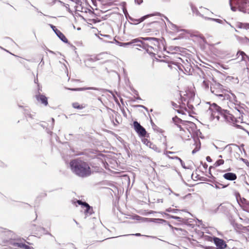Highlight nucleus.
Returning <instances> with one entry per match:
<instances>
[{
	"label": "nucleus",
	"instance_id": "f257e3e1",
	"mask_svg": "<svg viewBox=\"0 0 249 249\" xmlns=\"http://www.w3.org/2000/svg\"><path fill=\"white\" fill-rule=\"evenodd\" d=\"M207 104L209 105L207 113L210 115V120L211 121L216 119L217 122H226L234 124L236 119L233 115L230 113L229 111L222 109L215 103L210 104V103H207Z\"/></svg>",
	"mask_w": 249,
	"mask_h": 249
},
{
	"label": "nucleus",
	"instance_id": "f03ea898",
	"mask_svg": "<svg viewBox=\"0 0 249 249\" xmlns=\"http://www.w3.org/2000/svg\"><path fill=\"white\" fill-rule=\"evenodd\" d=\"M139 42L136 45L145 50L149 53H154L159 49L160 45L159 39L155 37H141Z\"/></svg>",
	"mask_w": 249,
	"mask_h": 249
},
{
	"label": "nucleus",
	"instance_id": "7ed1b4c3",
	"mask_svg": "<svg viewBox=\"0 0 249 249\" xmlns=\"http://www.w3.org/2000/svg\"><path fill=\"white\" fill-rule=\"evenodd\" d=\"M230 4L232 11L238 9L241 12L249 14V0H230Z\"/></svg>",
	"mask_w": 249,
	"mask_h": 249
},
{
	"label": "nucleus",
	"instance_id": "20e7f679",
	"mask_svg": "<svg viewBox=\"0 0 249 249\" xmlns=\"http://www.w3.org/2000/svg\"><path fill=\"white\" fill-rule=\"evenodd\" d=\"M71 170L74 171H89L90 167L87 162L82 160L80 158L71 160L70 162Z\"/></svg>",
	"mask_w": 249,
	"mask_h": 249
},
{
	"label": "nucleus",
	"instance_id": "39448f33",
	"mask_svg": "<svg viewBox=\"0 0 249 249\" xmlns=\"http://www.w3.org/2000/svg\"><path fill=\"white\" fill-rule=\"evenodd\" d=\"M204 172H199L200 174H198L197 172H186L184 177L187 181H190L191 180L194 181H208L209 178H210L212 176L211 172H207L208 175L204 176Z\"/></svg>",
	"mask_w": 249,
	"mask_h": 249
},
{
	"label": "nucleus",
	"instance_id": "423d86ee",
	"mask_svg": "<svg viewBox=\"0 0 249 249\" xmlns=\"http://www.w3.org/2000/svg\"><path fill=\"white\" fill-rule=\"evenodd\" d=\"M210 89L212 93L218 97L219 99L222 101L229 100L230 98V95L225 93L223 91L222 86L218 83H213L211 86Z\"/></svg>",
	"mask_w": 249,
	"mask_h": 249
},
{
	"label": "nucleus",
	"instance_id": "0eeeda50",
	"mask_svg": "<svg viewBox=\"0 0 249 249\" xmlns=\"http://www.w3.org/2000/svg\"><path fill=\"white\" fill-rule=\"evenodd\" d=\"M195 96V94L192 92L187 93L186 95V97L180 96V100L182 105L184 106L186 105L185 102H186V105L187 107L190 109L193 108V106L191 104L192 101L194 100L193 97Z\"/></svg>",
	"mask_w": 249,
	"mask_h": 249
},
{
	"label": "nucleus",
	"instance_id": "6e6552de",
	"mask_svg": "<svg viewBox=\"0 0 249 249\" xmlns=\"http://www.w3.org/2000/svg\"><path fill=\"white\" fill-rule=\"evenodd\" d=\"M133 126L136 132L141 137H145L146 134L145 129L139 123L135 121L133 122Z\"/></svg>",
	"mask_w": 249,
	"mask_h": 249
},
{
	"label": "nucleus",
	"instance_id": "1a4fd4ad",
	"mask_svg": "<svg viewBox=\"0 0 249 249\" xmlns=\"http://www.w3.org/2000/svg\"><path fill=\"white\" fill-rule=\"evenodd\" d=\"M76 202L79 205H81L82 208H85L84 213L86 215H90L94 213L92 207L90 206L87 202H82L80 200H77Z\"/></svg>",
	"mask_w": 249,
	"mask_h": 249
},
{
	"label": "nucleus",
	"instance_id": "9d476101",
	"mask_svg": "<svg viewBox=\"0 0 249 249\" xmlns=\"http://www.w3.org/2000/svg\"><path fill=\"white\" fill-rule=\"evenodd\" d=\"M160 15V14L159 13H157L156 14L147 15L143 16L141 18H139V19H134L131 17H129V19L130 20L134 22V24H139V23L142 22L144 20V19H145L146 18H147L149 17L155 16V15Z\"/></svg>",
	"mask_w": 249,
	"mask_h": 249
},
{
	"label": "nucleus",
	"instance_id": "9b49d317",
	"mask_svg": "<svg viewBox=\"0 0 249 249\" xmlns=\"http://www.w3.org/2000/svg\"><path fill=\"white\" fill-rule=\"evenodd\" d=\"M213 241L216 246L221 249H223L227 246V245L224 241L223 239H220L219 238H214Z\"/></svg>",
	"mask_w": 249,
	"mask_h": 249
},
{
	"label": "nucleus",
	"instance_id": "f8f14e48",
	"mask_svg": "<svg viewBox=\"0 0 249 249\" xmlns=\"http://www.w3.org/2000/svg\"><path fill=\"white\" fill-rule=\"evenodd\" d=\"M36 100L41 102L42 104L45 106H47L48 104L47 98L44 95L39 93L36 95Z\"/></svg>",
	"mask_w": 249,
	"mask_h": 249
},
{
	"label": "nucleus",
	"instance_id": "ddd939ff",
	"mask_svg": "<svg viewBox=\"0 0 249 249\" xmlns=\"http://www.w3.org/2000/svg\"><path fill=\"white\" fill-rule=\"evenodd\" d=\"M139 41H140L139 38H136V39H132L130 42H125V43H123V42H120L118 41L117 43L120 46H123V47H127V46H128L129 45H134V44H135V43H138V42H139Z\"/></svg>",
	"mask_w": 249,
	"mask_h": 249
},
{
	"label": "nucleus",
	"instance_id": "4468645a",
	"mask_svg": "<svg viewBox=\"0 0 249 249\" xmlns=\"http://www.w3.org/2000/svg\"><path fill=\"white\" fill-rule=\"evenodd\" d=\"M142 142L143 143L145 144L146 146H148L149 148H152L155 150H156L157 149V146L151 142L148 139L144 138L142 140Z\"/></svg>",
	"mask_w": 249,
	"mask_h": 249
},
{
	"label": "nucleus",
	"instance_id": "2eb2a0df",
	"mask_svg": "<svg viewBox=\"0 0 249 249\" xmlns=\"http://www.w3.org/2000/svg\"><path fill=\"white\" fill-rule=\"evenodd\" d=\"M205 19L207 20H209L213 21L216 22L218 23L223 24L224 23H226L228 24H229L230 26H231V24L229 23L228 21H227L225 19H220L218 18H208V17H205Z\"/></svg>",
	"mask_w": 249,
	"mask_h": 249
},
{
	"label": "nucleus",
	"instance_id": "dca6fc26",
	"mask_svg": "<svg viewBox=\"0 0 249 249\" xmlns=\"http://www.w3.org/2000/svg\"><path fill=\"white\" fill-rule=\"evenodd\" d=\"M14 245L15 247L20 248L22 249H34L32 247L29 246L23 243H14Z\"/></svg>",
	"mask_w": 249,
	"mask_h": 249
},
{
	"label": "nucleus",
	"instance_id": "f3484780",
	"mask_svg": "<svg viewBox=\"0 0 249 249\" xmlns=\"http://www.w3.org/2000/svg\"><path fill=\"white\" fill-rule=\"evenodd\" d=\"M195 144L196 145V147L192 151V154H194L198 151L200 148L201 143L199 140L198 139H196V140H194Z\"/></svg>",
	"mask_w": 249,
	"mask_h": 249
},
{
	"label": "nucleus",
	"instance_id": "a211bd4d",
	"mask_svg": "<svg viewBox=\"0 0 249 249\" xmlns=\"http://www.w3.org/2000/svg\"><path fill=\"white\" fill-rule=\"evenodd\" d=\"M224 177L228 180H234L236 178V176L235 174L228 172L224 175Z\"/></svg>",
	"mask_w": 249,
	"mask_h": 249
},
{
	"label": "nucleus",
	"instance_id": "6ab92c4d",
	"mask_svg": "<svg viewBox=\"0 0 249 249\" xmlns=\"http://www.w3.org/2000/svg\"><path fill=\"white\" fill-rule=\"evenodd\" d=\"M190 7L191 8L192 11L194 14H195L196 16L201 17L204 18L205 17L202 14H201L197 10V8L195 7L192 3L190 4Z\"/></svg>",
	"mask_w": 249,
	"mask_h": 249
},
{
	"label": "nucleus",
	"instance_id": "aec40b11",
	"mask_svg": "<svg viewBox=\"0 0 249 249\" xmlns=\"http://www.w3.org/2000/svg\"><path fill=\"white\" fill-rule=\"evenodd\" d=\"M55 34L63 42L65 43L68 42V41L67 38L65 37L64 34L62 33H61L59 30H56Z\"/></svg>",
	"mask_w": 249,
	"mask_h": 249
},
{
	"label": "nucleus",
	"instance_id": "412c9836",
	"mask_svg": "<svg viewBox=\"0 0 249 249\" xmlns=\"http://www.w3.org/2000/svg\"><path fill=\"white\" fill-rule=\"evenodd\" d=\"M67 89L72 91H81L86 89H94L97 90L98 89L95 88L89 87V88H68Z\"/></svg>",
	"mask_w": 249,
	"mask_h": 249
},
{
	"label": "nucleus",
	"instance_id": "4be33fe9",
	"mask_svg": "<svg viewBox=\"0 0 249 249\" xmlns=\"http://www.w3.org/2000/svg\"><path fill=\"white\" fill-rule=\"evenodd\" d=\"M173 121L177 125L178 127L180 129V130H181L182 128L181 126L178 124H180L182 122V120L178 117L176 116L173 118Z\"/></svg>",
	"mask_w": 249,
	"mask_h": 249
},
{
	"label": "nucleus",
	"instance_id": "5701e85b",
	"mask_svg": "<svg viewBox=\"0 0 249 249\" xmlns=\"http://www.w3.org/2000/svg\"><path fill=\"white\" fill-rule=\"evenodd\" d=\"M91 172H76L77 175L81 177H85L90 175Z\"/></svg>",
	"mask_w": 249,
	"mask_h": 249
},
{
	"label": "nucleus",
	"instance_id": "b1692460",
	"mask_svg": "<svg viewBox=\"0 0 249 249\" xmlns=\"http://www.w3.org/2000/svg\"><path fill=\"white\" fill-rule=\"evenodd\" d=\"M72 107L74 108L78 109H82L84 108V107L82 105H80L78 103H74L72 104Z\"/></svg>",
	"mask_w": 249,
	"mask_h": 249
},
{
	"label": "nucleus",
	"instance_id": "393cba45",
	"mask_svg": "<svg viewBox=\"0 0 249 249\" xmlns=\"http://www.w3.org/2000/svg\"><path fill=\"white\" fill-rule=\"evenodd\" d=\"M171 158L173 159H176V160H178L179 161V162H180L181 165L182 166V167L184 169H187V168L185 166V163L183 162V161L181 160V159L180 158H179V157H177V156H175L174 157H171Z\"/></svg>",
	"mask_w": 249,
	"mask_h": 249
},
{
	"label": "nucleus",
	"instance_id": "a878e982",
	"mask_svg": "<svg viewBox=\"0 0 249 249\" xmlns=\"http://www.w3.org/2000/svg\"><path fill=\"white\" fill-rule=\"evenodd\" d=\"M224 163V161L223 160H217L214 164V166L218 167Z\"/></svg>",
	"mask_w": 249,
	"mask_h": 249
},
{
	"label": "nucleus",
	"instance_id": "bb28decb",
	"mask_svg": "<svg viewBox=\"0 0 249 249\" xmlns=\"http://www.w3.org/2000/svg\"><path fill=\"white\" fill-rule=\"evenodd\" d=\"M171 29L173 30L177 31L178 32L180 31V30H179L178 29V27L174 24H171ZM180 31L186 32V31L184 29L180 30Z\"/></svg>",
	"mask_w": 249,
	"mask_h": 249
},
{
	"label": "nucleus",
	"instance_id": "cd10ccee",
	"mask_svg": "<svg viewBox=\"0 0 249 249\" xmlns=\"http://www.w3.org/2000/svg\"><path fill=\"white\" fill-rule=\"evenodd\" d=\"M202 86L203 88L205 89H207L209 88V82L207 80H204L202 84Z\"/></svg>",
	"mask_w": 249,
	"mask_h": 249
},
{
	"label": "nucleus",
	"instance_id": "c85d7f7f",
	"mask_svg": "<svg viewBox=\"0 0 249 249\" xmlns=\"http://www.w3.org/2000/svg\"><path fill=\"white\" fill-rule=\"evenodd\" d=\"M238 54H239L240 55L242 56V59H241L242 60H244V56H247L246 53L244 52H242V51H239L237 53V55H238Z\"/></svg>",
	"mask_w": 249,
	"mask_h": 249
},
{
	"label": "nucleus",
	"instance_id": "c756f323",
	"mask_svg": "<svg viewBox=\"0 0 249 249\" xmlns=\"http://www.w3.org/2000/svg\"><path fill=\"white\" fill-rule=\"evenodd\" d=\"M224 149L226 150H227L228 152H231V148L229 145H227L224 148Z\"/></svg>",
	"mask_w": 249,
	"mask_h": 249
},
{
	"label": "nucleus",
	"instance_id": "7c9ffc66",
	"mask_svg": "<svg viewBox=\"0 0 249 249\" xmlns=\"http://www.w3.org/2000/svg\"><path fill=\"white\" fill-rule=\"evenodd\" d=\"M25 114L31 118H33V115L29 113V111H25Z\"/></svg>",
	"mask_w": 249,
	"mask_h": 249
},
{
	"label": "nucleus",
	"instance_id": "2f4dec72",
	"mask_svg": "<svg viewBox=\"0 0 249 249\" xmlns=\"http://www.w3.org/2000/svg\"><path fill=\"white\" fill-rule=\"evenodd\" d=\"M245 23H240L238 24L237 27L239 28H244V29H245Z\"/></svg>",
	"mask_w": 249,
	"mask_h": 249
},
{
	"label": "nucleus",
	"instance_id": "473e14b6",
	"mask_svg": "<svg viewBox=\"0 0 249 249\" xmlns=\"http://www.w3.org/2000/svg\"><path fill=\"white\" fill-rule=\"evenodd\" d=\"M50 26L55 33L56 32V30H58L57 29H56L55 26H53V25L50 24Z\"/></svg>",
	"mask_w": 249,
	"mask_h": 249
},
{
	"label": "nucleus",
	"instance_id": "72a5a7b5",
	"mask_svg": "<svg viewBox=\"0 0 249 249\" xmlns=\"http://www.w3.org/2000/svg\"><path fill=\"white\" fill-rule=\"evenodd\" d=\"M135 3L140 5L143 2V0H135Z\"/></svg>",
	"mask_w": 249,
	"mask_h": 249
},
{
	"label": "nucleus",
	"instance_id": "f704fd0d",
	"mask_svg": "<svg viewBox=\"0 0 249 249\" xmlns=\"http://www.w3.org/2000/svg\"><path fill=\"white\" fill-rule=\"evenodd\" d=\"M206 160H207V161H208V162H211V161H212V159H211V157H209V156H207V157H206Z\"/></svg>",
	"mask_w": 249,
	"mask_h": 249
},
{
	"label": "nucleus",
	"instance_id": "c9c22d12",
	"mask_svg": "<svg viewBox=\"0 0 249 249\" xmlns=\"http://www.w3.org/2000/svg\"><path fill=\"white\" fill-rule=\"evenodd\" d=\"M245 29H249V23H245Z\"/></svg>",
	"mask_w": 249,
	"mask_h": 249
},
{
	"label": "nucleus",
	"instance_id": "e433bc0d",
	"mask_svg": "<svg viewBox=\"0 0 249 249\" xmlns=\"http://www.w3.org/2000/svg\"><path fill=\"white\" fill-rule=\"evenodd\" d=\"M245 29H249V23H245Z\"/></svg>",
	"mask_w": 249,
	"mask_h": 249
},
{
	"label": "nucleus",
	"instance_id": "4c0bfd02",
	"mask_svg": "<svg viewBox=\"0 0 249 249\" xmlns=\"http://www.w3.org/2000/svg\"><path fill=\"white\" fill-rule=\"evenodd\" d=\"M131 235H135V236H142V235L141 233H135V234H132Z\"/></svg>",
	"mask_w": 249,
	"mask_h": 249
},
{
	"label": "nucleus",
	"instance_id": "58836bf2",
	"mask_svg": "<svg viewBox=\"0 0 249 249\" xmlns=\"http://www.w3.org/2000/svg\"><path fill=\"white\" fill-rule=\"evenodd\" d=\"M172 106L174 107H176V108L178 107V106L177 104H176V103H175L174 102L172 103Z\"/></svg>",
	"mask_w": 249,
	"mask_h": 249
},
{
	"label": "nucleus",
	"instance_id": "ea45409f",
	"mask_svg": "<svg viewBox=\"0 0 249 249\" xmlns=\"http://www.w3.org/2000/svg\"><path fill=\"white\" fill-rule=\"evenodd\" d=\"M237 111H238L240 114H243L242 109H240L238 108V109H237Z\"/></svg>",
	"mask_w": 249,
	"mask_h": 249
},
{
	"label": "nucleus",
	"instance_id": "a19ab883",
	"mask_svg": "<svg viewBox=\"0 0 249 249\" xmlns=\"http://www.w3.org/2000/svg\"><path fill=\"white\" fill-rule=\"evenodd\" d=\"M231 171V168L230 167H229L227 169H224L223 170H221L220 171L226 172V171Z\"/></svg>",
	"mask_w": 249,
	"mask_h": 249
},
{
	"label": "nucleus",
	"instance_id": "79ce46f5",
	"mask_svg": "<svg viewBox=\"0 0 249 249\" xmlns=\"http://www.w3.org/2000/svg\"><path fill=\"white\" fill-rule=\"evenodd\" d=\"M203 167H204V169H206L207 168V167H208V165L205 163L203 164Z\"/></svg>",
	"mask_w": 249,
	"mask_h": 249
},
{
	"label": "nucleus",
	"instance_id": "37998d69",
	"mask_svg": "<svg viewBox=\"0 0 249 249\" xmlns=\"http://www.w3.org/2000/svg\"><path fill=\"white\" fill-rule=\"evenodd\" d=\"M138 107H142V108H144V109H145L146 110L147 109V108L146 107H145L144 106H143L142 105H138Z\"/></svg>",
	"mask_w": 249,
	"mask_h": 249
},
{
	"label": "nucleus",
	"instance_id": "c03bdc74",
	"mask_svg": "<svg viewBox=\"0 0 249 249\" xmlns=\"http://www.w3.org/2000/svg\"><path fill=\"white\" fill-rule=\"evenodd\" d=\"M213 168V166H211L209 167V171H211V169H212Z\"/></svg>",
	"mask_w": 249,
	"mask_h": 249
},
{
	"label": "nucleus",
	"instance_id": "a18cd8bd",
	"mask_svg": "<svg viewBox=\"0 0 249 249\" xmlns=\"http://www.w3.org/2000/svg\"><path fill=\"white\" fill-rule=\"evenodd\" d=\"M104 36H106V37H107V38H110V37L109 35H104Z\"/></svg>",
	"mask_w": 249,
	"mask_h": 249
},
{
	"label": "nucleus",
	"instance_id": "49530a36",
	"mask_svg": "<svg viewBox=\"0 0 249 249\" xmlns=\"http://www.w3.org/2000/svg\"><path fill=\"white\" fill-rule=\"evenodd\" d=\"M231 160H226V163H230L231 162Z\"/></svg>",
	"mask_w": 249,
	"mask_h": 249
},
{
	"label": "nucleus",
	"instance_id": "de8ad7c7",
	"mask_svg": "<svg viewBox=\"0 0 249 249\" xmlns=\"http://www.w3.org/2000/svg\"><path fill=\"white\" fill-rule=\"evenodd\" d=\"M42 63V65L44 64V62L43 61V58H42L41 61L40 62V64Z\"/></svg>",
	"mask_w": 249,
	"mask_h": 249
},
{
	"label": "nucleus",
	"instance_id": "09e8293b",
	"mask_svg": "<svg viewBox=\"0 0 249 249\" xmlns=\"http://www.w3.org/2000/svg\"><path fill=\"white\" fill-rule=\"evenodd\" d=\"M136 99H137V100H141V98L140 97H137L136 98Z\"/></svg>",
	"mask_w": 249,
	"mask_h": 249
},
{
	"label": "nucleus",
	"instance_id": "8fccbe9b",
	"mask_svg": "<svg viewBox=\"0 0 249 249\" xmlns=\"http://www.w3.org/2000/svg\"><path fill=\"white\" fill-rule=\"evenodd\" d=\"M167 153H168V154H173V152L168 151V152H167Z\"/></svg>",
	"mask_w": 249,
	"mask_h": 249
},
{
	"label": "nucleus",
	"instance_id": "3c124183",
	"mask_svg": "<svg viewBox=\"0 0 249 249\" xmlns=\"http://www.w3.org/2000/svg\"><path fill=\"white\" fill-rule=\"evenodd\" d=\"M37 82H38V79H37L35 80V82L36 83Z\"/></svg>",
	"mask_w": 249,
	"mask_h": 249
},
{
	"label": "nucleus",
	"instance_id": "603ef678",
	"mask_svg": "<svg viewBox=\"0 0 249 249\" xmlns=\"http://www.w3.org/2000/svg\"><path fill=\"white\" fill-rule=\"evenodd\" d=\"M77 155H83V153L82 152H80V153L78 154Z\"/></svg>",
	"mask_w": 249,
	"mask_h": 249
},
{
	"label": "nucleus",
	"instance_id": "864d4df0",
	"mask_svg": "<svg viewBox=\"0 0 249 249\" xmlns=\"http://www.w3.org/2000/svg\"><path fill=\"white\" fill-rule=\"evenodd\" d=\"M52 121H53V124L54 120L53 118H52Z\"/></svg>",
	"mask_w": 249,
	"mask_h": 249
},
{
	"label": "nucleus",
	"instance_id": "5fc2aeb1",
	"mask_svg": "<svg viewBox=\"0 0 249 249\" xmlns=\"http://www.w3.org/2000/svg\"><path fill=\"white\" fill-rule=\"evenodd\" d=\"M178 113H181V111L180 110H178Z\"/></svg>",
	"mask_w": 249,
	"mask_h": 249
},
{
	"label": "nucleus",
	"instance_id": "6e6d98bb",
	"mask_svg": "<svg viewBox=\"0 0 249 249\" xmlns=\"http://www.w3.org/2000/svg\"><path fill=\"white\" fill-rule=\"evenodd\" d=\"M219 157H220V158H222V156H221V155H220V156H219Z\"/></svg>",
	"mask_w": 249,
	"mask_h": 249
},
{
	"label": "nucleus",
	"instance_id": "4d7b16f0",
	"mask_svg": "<svg viewBox=\"0 0 249 249\" xmlns=\"http://www.w3.org/2000/svg\"><path fill=\"white\" fill-rule=\"evenodd\" d=\"M165 18L167 19V20H168L167 18L165 17Z\"/></svg>",
	"mask_w": 249,
	"mask_h": 249
}]
</instances>
